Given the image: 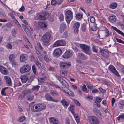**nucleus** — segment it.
Listing matches in <instances>:
<instances>
[{
	"instance_id": "nucleus-10",
	"label": "nucleus",
	"mask_w": 124,
	"mask_h": 124,
	"mask_svg": "<svg viewBox=\"0 0 124 124\" xmlns=\"http://www.w3.org/2000/svg\"><path fill=\"white\" fill-rule=\"evenodd\" d=\"M38 25L39 27L43 30L47 29V23L45 21H39Z\"/></svg>"
},
{
	"instance_id": "nucleus-30",
	"label": "nucleus",
	"mask_w": 124,
	"mask_h": 124,
	"mask_svg": "<svg viewBox=\"0 0 124 124\" xmlns=\"http://www.w3.org/2000/svg\"><path fill=\"white\" fill-rule=\"evenodd\" d=\"M117 4L116 3L113 2L110 4L109 7L112 9H114L116 8Z\"/></svg>"
},
{
	"instance_id": "nucleus-16",
	"label": "nucleus",
	"mask_w": 124,
	"mask_h": 124,
	"mask_svg": "<svg viewBox=\"0 0 124 124\" xmlns=\"http://www.w3.org/2000/svg\"><path fill=\"white\" fill-rule=\"evenodd\" d=\"M50 122L53 124H59V122L56 118L51 117L49 118Z\"/></svg>"
},
{
	"instance_id": "nucleus-64",
	"label": "nucleus",
	"mask_w": 124,
	"mask_h": 124,
	"mask_svg": "<svg viewBox=\"0 0 124 124\" xmlns=\"http://www.w3.org/2000/svg\"><path fill=\"white\" fill-rule=\"evenodd\" d=\"M25 10V8L24 6L22 5L20 9H19V11L21 12H23Z\"/></svg>"
},
{
	"instance_id": "nucleus-40",
	"label": "nucleus",
	"mask_w": 124,
	"mask_h": 124,
	"mask_svg": "<svg viewBox=\"0 0 124 124\" xmlns=\"http://www.w3.org/2000/svg\"><path fill=\"white\" fill-rule=\"evenodd\" d=\"M10 62L12 66L13 67H16L18 66V64L16 60H15V61H13L12 62Z\"/></svg>"
},
{
	"instance_id": "nucleus-54",
	"label": "nucleus",
	"mask_w": 124,
	"mask_h": 124,
	"mask_svg": "<svg viewBox=\"0 0 124 124\" xmlns=\"http://www.w3.org/2000/svg\"><path fill=\"white\" fill-rule=\"evenodd\" d=\"M105 32L106 34L105 35V37H108L111 35L109 33V31L106 28L105 30Z\"/></svg>"
},
{
	"instance_id": "nucleus-45",
	"label": "nucleus",
	"mask_w": 124,
	"mask_h": 124,
	"mask_svg": "<svg viewBox=\"0 0 124 124\" xmlns=\"http://www.w3.org/2000/svg\"><path fill=\"white\" fill-rule=\"evenodd\" d=\"M92 44L93 46L92 47L93 51L96 53H97L98 52V51L96 49V46L94 45L93 43H92Z\"/></svg>"
},
{
	"instance_id": "nucleus-20",
	"label": "nucleus",
	"mask_w": 124,
	"mask_h": 124,
	"mask_svg": "<svg viewBox=\"0 0 124 124\" xmlns=\"http://www.w3.org/2000/svg\"><path fill=\"white\" fill-rule=\"evenodd\" d=\"M0 70L1 73L3 74L6 75L8 74L7 69L2 66H0Z\"/></svg>"
},
{
	"instance_id": "nucleus-25",
	"label": "nucleus",
	"mask_w": 124,
	"mask_h": 124,
	"mask_svg": "<svg viewBox=\"0 0 124 124\" xmlns=\"http://www.w3.org/2000/svg\"><path fill=\"white\" fill-rule=\"evenodd\" d=\"M118 106L120 109H122L124 106V100H121L118 102Z\"/></svg>"
},
{
	"instance_id": "nucleus-51",
	"label": "nucleus",
	"mask_w": 124,
	"mask_h": 124,
	"mask_svg": "<svg viewBox=\"0 0 124 124\" xmlns=\"http://www.w3.org/2000/svg\"><path fill=\"white\" fill-rule=\"evenodd\" d=\"M120 118L122 119H124V114H122L121 115H119L117 118V120L119 121L120 120Z\"/></svg>"
},
{
	"instance_id": "nucleus-9",
	"label": "nucleus",
	"mask_w": 124,
	"mask_h": 124,
	"mask_svg": "<svg viewBox=\"0 0 124 124\" xmlns=\"http://www.w3.org/2000/svg\"><path fill=\"white\" fill-rule=\"evenodd\" d=\"M71 65V64L66 62L61 61L60 63V67L61 69H66L67 67H70Z\"/></svg>"
},
{
	"instance_id": "nucleus-49",
	"label": "nucleus",
	"mask_w": 124,
	"mask_h": 124,
	"mask_svg": "<svg viewBox=\"0 0 124 124\" xmlns=\"http://www.w3.org/2000/svg\"><path fill=\"white\" fill-rule=\"evenodd\" d=\"M17 31V30L16 28H14L12 31V35L13 36H15L16 34V32Z\"/></svg>"
},
{
	"instance_id": "nucleus-2",
	"label": "nucleus",
	"mask_w": 124,
	"mask_h": 124,
	"mask_svg": "<svg viewBox=\"0 0 124 124\" xmlns=\"http://www.w3.org/2000/svg\"><path fill=\"white\" fill-rule=\"evenodd\" d=\"M46 107V106L45 104L38 103L32 106L31 110L34 112H39L45 109Z\"/></svg>"
},
{
	"instance_id": "nucleus-26",
	"label": "nucleus",
	"mask_w": 124,
	"mask_h": 124,
	"mask_svg": "<svg viewBox=\"0 0 124 124\" xmlns=\"http://www.w3.org/2000/svg\"><path fill=\"white\" fill-rule=\"evenodd\" d=\"M16 57V55L14 54H10L8 58L9 61L10 62L15 60V59Z\"/></svg>"
},
{
	"instance_id": "nucleus-6",
	"label": "nucleus",
	"mask_w": 124,
	"mask_h": 124,
	"mask_svg": "<svg viewBox=\"0 0 124 124\" xmlns=\"http://www.w3.org/2000/svg\"><path fill=\"white\" fill-rule=\"evenodd\" d=\"M31 67L29 64H26L22 67L20 70L21 73L29 72L31 70Z\"/></svg>"
},
{
	"instance_id": "nucleus-29",
	"label": "nucleus",
	"mask_w": 124,
	"mask_h": 124,
	"mask_svg": "<svg viewBox=\"0 0 124 124\" xmlns=\"http://www.w3.org/2000/svg\"><path fill=\"white\" fill-rule=\"evenodd\" d=\"M78 56L79 59H81L86 60L87 59V57L81 53H79L78 54Z\"/></svg>"
},
{
	"instance_id": "nucleus-11",
	"label": "nucleus",
	"mask_w": 124,
	"mask_h": 124,
	"mask_svg": "<svg viewBox=\"0 0 124 124\" xmlns=\"http://www.w3.org/2000/svg\"><path fill=\"white\" fill-rule=\"evenodd\" d=\"M101 55L104 57L107 58L108 57L109 51L103 48L101 49L100 51Z\"/></svg>"
},
{
	"instance_id": "nucleus-3",
	"label": "nucleus",
	"mask_w": 124,
	"mask_h": 124,
	"mask_svg": "<svg viewBox=\"0 0 124 124\" xmlns=\"http://www.w3.org/2000/svg\"><path fill=\"white\" fill-rule=\"evenodd\" d=\"M88 121L91 124H99L100 121L96 117L93 116H89L88 117Z\"/></svg>"
},
{
	"instance_id": "nucleus-8",
	"label": "nucleus",
	"mask_w": 124,
	"mask_h": 124,
	"mask_svg": "<svg viewBox=\"0 0 124 124\" xmlns=\"http://www.w3.org/2000/svg\"><path fill=\"white\" fill-rule=\"evenodd\" d=\"M108 69L111 72L113 73L115 75L118 77H120L118 72L113 66L112 65H110L108 67Z\"/></svg>"
},
{
	"instance_id": "nucleus-12",
	"label": "nucleus",
	"mask_w": 124,
	"mask_h": 124,
	"mask_svg": "<svg viewBox=\"0 0 124 124\" xmlns=\"http://www.w3.org/2000/svg\"><path fill=\"white\" fill-rule=\"evenodd\" d=\"M73 55V53L71 51L69 50L66 51L62 56L63 58L67 59L69 58Z\"/></svg>"
},
{
	"instance_id": "nucleus-39",
	"label": "nucleus",
	"mask_w": 124,
	"mask_h": 124,
	"mask_svg": "<svg viewBox=\"0 0 124 124\" xmlns=\"http://www.w3.org/2000/svg\"><path fill=\"white\" fill-rule=\"evenodd\" d=\"M35 76L34 75H31L28 80V82L30 83H31L32 82Z\"/></svg>"
},
{
	"instance_id": "nucleus-47",
	"label": "nucleus",
	"mask_w": 124,
	"mask_h": 124,
	"mask_svg": "<svg viewBox=\"0 0 124 124\" xmlns=\"http://www.w3.org/2000/svg\"><path fill=\"white\" fill-rule=\"evenodd\" d=\"M59 18L60 22L63 21L64 20V16L63 14H60L59 16Z\"/></svg>"
},
{
	"instance_id": "nucleus-18",
	"label": "nucleus",
	"mask_w": 124,
	"mask_h": 124,
	"mask_svg": "<svg viewBox=\"0 0 124 124\" xmlns=\"http://www.w3.org/2000/svg\"><path fill=\"white\" fill-rule=\"evenodd\" d=\"M108 19L109 21L112 23H114L116 22V18L114 15L111 14L108 17Z\"/></svg>"
},
{
	"instance_id": "nucleus-37",
	"label": "nucleus",
	"mask_w": 124,
	"mask_h": 124,
	"mask_svg": "<svg viewBox=\"0 0 124 124\" xmlns=\"http://www.w3.org/2000/svg\"><path fill=\"white\" fill-rule=\"evenodd\" d=\"M80 26V23L78 22L75 23L74 24L73 28L78 29Z\"/></svg>"
},
{
	"instance_id": "nucleus-24",
	"label": "nucleus",
	"mask_w": 124,
	"mask_h": 124,
	"mask_svg": "<svg viewBox=\"0 0 124 124\" xmlns=\"http://www.w3.org/2000/svg\"><path fill=\"white\" fill-rule=\"evenodd\" d=\"M28 77L27 75H23L22 76L21 79L22 82L23 83H26L28 80Z\"/></svg>"
},
{
	"instance_id": "nucleus-53",
	"label": "nucleus",
	"mask_w": 124,
	"mask_h": 124,
	"mask_svg": "<svg viewBox=\"0 0 124 124\" xmlns=\"http://www.w3.org/2000/svg\"><path fill=\"white\" fill-rule=\"evenodd\" d=\"M68 89L69 91V92H67V94L71 96L74 97V93L70 90L69 89Z\"/></svg>"
},
{
	"instance_id": "nucleus-38",
	"label": "nucleus",
	"mask_w": 124,
	"mask_h": 124,
	"mask_svg": "<svg viewBox=\"0 0 124 124\" xmlns=\"http://www.w3.org/2000/svg\"><path fill=\"white\" fill-rule=\"evenodd\" d=\"M32 69L34 73L36 75H38V73L37 71V69L35 65H32Z\"/></svg>"
},
{
	"instance_id": "nucleus-52",
	"label": "nucleus",
	"mask_w": 124,
	"mask_h": 124,
	"mask_svg": "<svg viewBox=\"0 0 124 124\" xmlns=\"http://www.w3.org/2000/svg\"><path fill=\"white\" fill-rule=\"evenodd\" d=\"M25 119V116L21 117L18 120V121L20 122H22Z\"/></svg>"
},
{
	"instance_id": "nucleus-43",
	"label": "nucleus",
	"mask_w": 124,
	"mask_h": 124,
	"mask_svg": "<svg viewBox=\"0 0 124 124\" xmlns=\"http://www.w3.org/2000/svg\"><path fill=\"white\" fill-rule=\"evenodd\" d=\"M12 19L15 22V23L18 25V26L19 27H20L21 26L19 24L18 22L16 19L15 16H13V17H12Z\"/></svg>"
},
{
	"instance_id": "nucleus-42",
	"label": "nucleus",
	"mask_w": 124,
	"mask_h": 124,
	"mask_svg": "<svg viewBox=\"0 0 124 124\" xmlns=\"http://www.w3.org/2000/svg\"><path fill=\"white\" fill-rule=\"evenodd\" d=\"M44 60L46 62H48L51 61L50 59L48 57L47 54H46L44 56Z\"/></svg>"
},
{
	"instance_id": "nucleus-1",
	"label": "nucleus",
	"mask_w": 124,
	"mask_h": 124,
	"mask_svg": "<svg viewBox=\"0 0 124 124\" xmlns=\"http://www.w3.org/2000/svg\"><path fill=\"white\" fill-rule=\"evenodd\" d=\"M52 34L51 31H48L44 34L42 36L41 41L44 46H47L50 44V40L53 38Z\"/></svg>"
},
{
	"instance_id": "nucleus-58",
	"label": "nucleus",
	"mask_w": 124,
	"mask_h": 124,
	"mask_svg": "<svg viewBox=\"0 0 124 124\" xmlns=\"http://www.w3.org/2000/svg\"><path fill=\"white\" fill-rule=\"evenodd\" d=\"M22 26L23 28L24 29L25 31L26 32V31H27L29 30L28 28L25 25L23 24H22Z\"/></svg>"
},
{
	"instance_id": "nucleus-32",
	"label": "nucleus",
	"mask_w": 124,
	"mask_h": 124,
	"mask_svg": "<svg viewBox=\"0 0 124 124\" xmlns=\"http://www.w3.org/2000/svg\"><path fill=\"white\" fill-rule=\"evenodd\" d=\"M82 17L83 14L79 13L77 14L75 16L76 19L78 20H81L82 18Z\"/></svg>"
},
{
	"instance_id": "nucleus-19",
	"label": "nucleus",
	"mask_w": 124,
	"mask_h": 124,
	"mask_svg": "<svg viewBox=\"0 0 124 124\" xmlns=\"http://www.w3.org/2000/svg\"><path fill=\"white\" fill-rule=\"evenodd\" d=\"M45 97L46 99L48 100L56 102H58V100L54 99L49 94H46L45 95Z\"/></svg>"
},
{
	"instance_id": "nucleus-23",
	"label": "nucleus",
	"mask_w": 124,
	"mask_h": 124,
	"mask_svg": "<svg viewBox=\"0 0 124 124\" xmlns=\"http://www.w3.org/2000/svg\"><path fill=\"white\" fill-rule=\"evenodd\" d=\"M67 27L66 25L65 24L63 23H61L60 25V31L61 33H63L64 30L66 29Z\"/></svg>"
},
{
	"instance_id": "nucleus-7",
	"label": "nucleus",
	"mask_w": 124,
	"mask_h": 124,
	"mask_svg": "<svg viewBox=\"0 0 124 124\" xmlns=\"http://www.w3.org/2000/svg\"><path fill=\"white\" fill-rule=\"evenodd\" d=\"M66 44V42L63 40H57L53 45V46L55 47L65 45Z\"/></svg>"
},
{
	"instance_id": "nucleus-61",
	"label": "nucleus",
	"mask_w": 124,
	"mask_h": 124,
	"mask_svg": "<svg viewBox=\"0 0 124 124\" xmlns=\"http://www.w3.org/2000/svg\"><path fill=\"white\" fill-rule=\"evenodd\" d=\"M116 40L117 42L120 43H122L124 44V42L121 39H120L117 38H116Z\"/></svg>"
},
{
	"instance_id": "nucleus-22",
	"label": "nucleus",
	"mask_w": 124,
	"mask_h": 124,
	"mask_svg": "<svg viewBox=\"0 0 124 124\" xmlns=\"http://www.w3.org/2000/svg\"><path fill=\"white\" fill-rule=\"evenodd\" d=\"M35 19L36 20H44L46 19V18L43 16L42 15L40 14L39 13H38L36 16L35 17Z\"/></svg>"
},
{
	"instance_id": "nucleus-63",
	"label": "nucleus",
	"mask_w": 124,
	"mask_h": 124,
	"mask_svg": "<svg viewBox=\"0 0 124 124\" xmlns=\"http://www.w3.org/2000/svg\"><path fill=\"white\" fill-rule=\"evenodd\" d=\"M111 28L113 29L114 30L116 31L118 33V32L119 31V30L117 29L116 27H114L113 26H111Z\"/></svg>"
},
{
	"instance_id": "nucleus-60",
	"label": "nucleus",
	"mask_w": 124,
	"mask_h": 124,
	"mask_svg": "<svg viewBox=\"0 0 124 124\" xmlns=\"http://www.w3.org/2000/svg\"><path fill=\"white\" fill-rule=\"evenodd\" d=\"M95 20L94 17L92 16L90 18V21L92 23H94L95 22Z\"/></svg>"
},
{
	"instance_id": "nucleus-5",
	"label": "nucleus",
	"mask_w": 124,
	"mask_h": 124,
	"mask_svg": "<svg viewBox=\"0 0 124 124\" xmlns=\"http://www.w3.org/2000/svg\"><path fill=\"white\" fill-rule=\"evenodd\" d=\"M80 46L83 51L87 54H90L89 51L90 48L88 46L86 45L82 44L80 45Z\"/></svg>"
},
{
	"instance_id": "nucleus-59",
	"label": "nucleus",
	"mask_w": 124,
	"mask_h": 124,
	"mask_svg": "<svg viewBox=\"0 0 124 124\" xmlns=\"http://www.w3.org/2000/svg\"><path fill=\"white\" fill-rule=\"evenodd\" d=\"M26 94L25 92L22 93L20 94V98L22 99L24 98V97L26 96Z\"/></svg>"
},
{
	"instance_id": "nucleus-46",
	"label": "nucleus",
	"mask_w": 124,
	"mask_h": 124,
	"mask_svg": "<svg viewBox=\"0 0 124 124\" xmlns=\"http://www.w3.org/2000/svg\"><path fill=\"white\" fill-rule=\"evenodd\" d=\"M8 87H5L4 88H3L1 90V93L2 95L3 96H6V94L5 93V90L7 89V88H8Z\"/></svg>"
},
{
	"instance_id": "nucleus-13",
	"label": "nucleus",
	"mask_w": 124,
	"mask_h": 124,
	"mask_svg": "<svg viewBox=\"0 0 124 124\" xmlns=\"http://www.w3.org/2000/svg\"><path fill=\"white\" fill-rule=\"evenodd\" d=\"M28 58V56L26 54H22L20 56V61L22 62H24L27 60Z\"/></svg>"
},
{
	"instance_id": "nucleus-33",
	"label": "nucleus",
	"mask_w": 124,
	"mask_h": 124,
	"mask_svg": "<svg viewBox=\"0 0 124 124\" xmlns=\"http://www.w3.org/2000/svg\"><path fill=\"white\" fill-rule=\"evenodd\" d=\"M73 114L77 123H79L80 121V119L79 117L78 116V115L75 113Z\"/></svg>"
},
{
	"instance_id": "nucleus-57",
	"label": "nucleus",
	"mask_w": 124,
	"mask_h": 124,
	"mask_svg": "<svg viewBox=\"0 0 124 124\" xmlns=\"http://www.w3.org/2000/svg\"><path fill=\"white\" fill-rule=\"evenodd\" d=\"M37 45L41 51L43 50V48L41 43L39 42L37 43Z\"/></svg>"
},
{
	"instance_id": "nucleus-34",
	"label": "nucleus",
	"mask_w": 124,
	"mask_h": 124,
	"mask_svg": "<svg viewBox=\"0 0 124 124\" xmlns=\"http://www.w3.org/2000/svg\"><path fill=\"white\" fill-rule=\"evenodd\" d=\"M40 87V86L39 85L33 86L31 90L33 91L37 92L39 91Z\"/></svg>"
},
{
	"instance_id": "nucleus-35",
	"label": "nucleus",
	"mask_w": 124,
	"mask_h": 124,
	"mask_svg": "<svg viewBox=\"0 0 124 124\" xmlns=\"http://www.w3.org/2000/svg\"><path fill=\"white\" fill-rule=\"evenodd\" d=\"M50 93L51 95L53 96L55 95H58V94L57 92L54 90H51L50 92Z\"/></svg>"
},
{
	"instance_id": "nucleus-41",
	"label": "nucleus",
	"mask_w": 124,
	"mask_h": 124,
	"mask_svg": "<svg viewBox=\"0 0 124 124\" xmlns=\"http://www.w3.org/2000/svg\"><path fill=\"white\" fill-rule=\"evenodd\" d=\"M6 47L8 49H12V46L10 43H8L6 45Z\"/></svg>"
},
{
	"instance_id": "nucleus-50",
	"label": "nucleus",
	"mask_w": 124,
	"mask_h": 124,
	"mask_svg": "<svg viewBox=\"0 0 124 124\" xmlns=\"http://www.w3.org/2000/svg\"><path fill=\"white\" fill-rule=\"evenodd\" d=\"M55 77L60 82L63 79L61 77L57 75H55Z\"/></svg>"
},
{
	"instance_id": "nucleus-56",
	"label": "nucleus",
	"mask_w": 124,
	"mask_h": 124,
	"mask_svg": "<svg viewBox=\"0 0 124 124\" xmlns=\"http://www.w3.org/2000/svg\"><path fill=\"white\" fill-rule=\"evenodd\" d=\"M15 85L16 86H21V83L20 82L18 81L15 82Z\"/></svg>"
},
{
	"instance_id": "nucleus-28",
	"label": "nucleus",
	"mask_w": 124,
	"mask_h": 124,
	"mask_svg": "<svg viewBox=\"0 0 124 124\" xmlns=\"http://www.w3.org/2000/svg\"><path fill=\"white\" fill-rule=\"evenodd\" d=\"M86 23H83L81 25V29L82 31L83 32H85L86 31Z\"/></svg>"
},
{
	"instance_id": "nucleus-27",
	"label": "nucleus",
	"mask_w": 124,
	"mask_h": 124,
	"mask_svg": "<svg viewBox=\"0 0 124 124\" xmlns=\"http://www.w3.org/2000/svg\"><path fill=\"white\" fill-rule=\"evenodd\" d=\"M60 83L62 84V86L66 88H69V87L68 83L63 79Z\"/></svg>"
},
{
	"instance_id": "nucleus-44",
	"label": "nucleus",
	"mask_w": 124,
	"mask_h": 124,
	"mask_svg": "<svg viewBox=\"0 0 124 124\" xmlns=\"http://www.w3.org/2000/svg\"><path fill=\"white\" fill-rule=\"evenodd\" d=\"M34 96L32 95H30L27 97V100L29 101H32L34 98Z\"/></svg>"
},
{
	"instance_id": "nucleus-21",
	"label": "nucleus",
	"mask_w": 124,
	"mask_h": 124,
	"mask_svg": "<svg viewBox=\"0 0 124 124\" xmlns=\"http://www.w3.org/2000/svg\"><path fill=\"white\" fill-rule=\"evenodd\" d=\"M4 78L6 81V83L8 86H11L12 85L11 80L10 77L8 76H4Z\"/></svg>"
},
{
	"instance_id": "nucleus-55",
	"label": "nucleus",
	"mask_w": 124,
	"mask_h": 124,
	"mask_svg": "<svg viewBox=\"0 0 124 124\" xmlns=\"http://www.w3.org/2000/svg\"><path fill=\"white\" fill-rule=\"evenodd\" d=\"M31 89H28L25 92L26 95V94H31L32 93Z\"/></svg>"
},
{
	"instance_id": "nucleus-62",
	"label": "nucleus",
	"mask_w": 124,
	"mask_h": 124,
	"mask_svg": "<svg viewBox=\"0 0 124 124\" xmlns=\"http://www.w3.org/2000/svg\"><path fill=\"white\" fill-rule=\"evenodd\" d=\"M73 101L74 103L77 105L79 106L80 105V104L79 102L77 100L74 99Z\"/></svg>"
},
{
	"instance_id": "nucleus-48",
	"label": "nucleus",
	"mask_w": 124,
	"mask_h": 124,
	"mask_svg": "<svg viewBox=\"0 0 124 124\" xmlns=\"http://www.w3.org/2000/svg\"><path fill=\"white\" fill-rule=\"evenodd\" d=\"M97 29L96 24H94L93 26L91 27V30L93 31H95L97 30Z\"/></svg>"
},
{
	"instance_id": "nucleus-4",
	"label": "nucleus",
	"mask_w": 124,
	"mask_h": 124,
	"mask_svg": "<svg viewBox=\"0 0 124 124\" xmlns=\"http://www.w3.org/2000/svg\"><path fill=\"white\" fill-rule=\"evenodd\" d=\"M65 17L67 23L69 24L73 18V14L71 11L69 10L67 11L65 13Z\"/></svg>"
},
{
	"instance_id": "nucleus-14",
	"label": "nucleus",
	"mask_w": 124,
	"mask_h": 124,
	"mask_svg": "<svg viewBox=\"0 0 124 124\" xmlns=\"http://www.w3.org/2000/svg\"><path fill=\"white\" fill-rule=\"evenodd\" d=\"M62 53L61 50L59 48L55 49L53 52V54L55 57H59L61 55Z\"/></svg>"
},
{
	"instance_id": "nucleus-36",
	"label": "nucleus",
	"mask_w": 124,
	"mask_h": 124,
	"mask_svg": "<svg viewBox=\"0 0 124 124\" xmlns=\"http://www.w3.org/2000/svg\"><path fill=\"white\" fill-rule=\"evenodd\" d=\"M60 75L63 78H64L65 76H66L67 75V72L66 71L60 72Z\"/></svg>"
},
{
	"instance_id": "nucleus-31",
	"label": "nucleus",
	"mask_w": 124,
	"mask_h": 124,
	"mask_svg": "<svg viewBox=\"0 0 124 124\" xmlns=\"http://www.w3.org/2000/svg\"><path fill=\"white\" fill-rule=\"evenodd\" d=\"M74 106L73 105H70L68 108V109L69 111H70L72 113V114H73L75 113L74 112Z\"/></svg>"
},
{
	"instance_id": "nucleus-17",
	"label": "nucleus",
	"mask_w": 124,
	"mask_h": 124,
	"mask_svg": "<svg viewBox=\"0 0 124 124\" xmlns=\"http://www.w3.org/2000/svg\"><path fill=\"white\" fill-rule=\"evenodd\" d=\"M93 113L98 117L100 118L102 116L101 112L96 108H93Z\"/></svg>"
},
{
	"instance_id": "nucleus-15",
	"label": "nucleus",
	"mask_w": 124,
	"mask_h": 124,
	"mask_svg": "<svg viewBox=\"0 0 124 124\" xmlns=\"http://www.w3.org/2000/svg\"><path fill=\"white\" fill-rule=\"evenodd\" d=\"M60 103L62 105H63L65 109L69 106L70 103L69 101H67L65 98H63L61 101Z\"/></svg>"
}]
</instances>
